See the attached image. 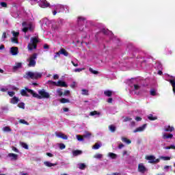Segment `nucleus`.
<instances>
[{
    "mask_svg": "<svg viewBox=\"0 0 175 175\" xmlns=\"http://www.w3.org/2000/svg\"><path fill=\"white\" fill-rule=\"evenodd\" d=\"M129 126L131 128H135V126H136V122H135L133 121L131 122Z\"/></svg>",
    "mask_w": 175,
    "mask_h": 175,
    "instance_id": "obj_48",
    "label": "nucleus"
},
{
    "mask_svg": "<svg viewBox=\"0 0 175 175\" xmlns=\"http://www.w3.org/2000/svg\"><path fill=\"white\" fill-rule=\"evenodd\" d=\"M39 96H40V99H42V98H44L45 99H49L50 98V94L49 92L44 91V89H42L38 92Z\"/></svg>",
    "mask_w": 175,
    "mask_h": 175,
    "instance_id": "obj_7",
    "label": "nucleus"
},
{
    "mask_svg": "<svg viewBox=\"0 0 175 175\" xmlns=\"http://www.w3.org/2000/svg\"><path fill=\"white\" fill-rule=\"evenodd\" d=\"M20 124H24L25 125H29V123L28 122L25 121L24 119H21L19 120Z\"/></svg>",
    "mask_w": 175,
    "mask_h": 175,
    "instance_id": "obj_42",
    "label": "nucleus"
},
{
    "mask_svg": "<svg viewBox=\"0 0 175 175\" xmlns=\"http://www.w3.org/2000/svg\"><path fill=\"white\" fill-rule=\"evenodd\" d=\"M16 93L14 92H8V95L10 96H14V94H15Z\"/></svg>",
    "mask_w": 175,
    "mask_h": 175,
    "instance_id": "obj_57",
    "label": "nucleus"
},
{
    "mask_svg": "<svg viewBox=\"0 0 175 175\" xmlns=\"http://www.w3.org/2000/svg\"><path fill=\"white\" fill-rule=\"evenodd\" d=\"M46 155H47V157H49L50 158H53V157H54V155L50 152H46Z\"/></svg>",
    "mask_w": 175,
    "mask_h": 175,
    "instance_id": "obj_60",
    "label": "nucleus"
},
{
    "mask_svg": "<svg viewBox=\"0 0 175 175\" xmlns=\"http://www.w3.org/2000/svg\"><path fill=\"white\" fill-rule=\"evenodd\" d=\"M3 132H12V129L9 126H5L2 129Z\"/></svg>",
    "mask_w": 175,
    "mask_h": 175,
    "instance_id": "obj_35",
    "label": "nucleus"
},
{
    "mask_svg": "<svg viewBox=\"0 0 175 175\" xmlns=\"http://www.w3.org/2000/svg\"><path fill=\"white\" fill-rule=\"evenodd\" d=\"M121 140H122V142H123V143H126V144H131L132 143L131 139H128V138H126L125 137H122Z\"/></svg>",
    "mask_w": 175,
    "mask_h": 175,
    "instance_id": "obj_26",
    "label": "nucleus"
},
{
    "mask_svg": "<svg viewBox=\"0 0 175 175\" xmlns=\"http://www.w3.org/2000/svg\"><path fill=\"white\" fill-rule=\"evenodd\" d=\"M44 165L47 167H52V166H57L58 163H51L50 161H44Z\"/></svg>",
    "mask_w": 175,
    "mask_h": 175,
    "instance_id": "obj_15",
    "label": "nucleus"
},
{
    "mask_svg": "<svg viewBox=\"0 0 175 175\" xmlns=\"http://www.w3.org/2000/svg\"><path fill=\"white\" fill-rule=\"evenodd\" d=\"M90 116H92V117H95L96 118V117H99L100 116V112L94 111L90 113Z\"/></svg>",
    "mask_w": 175,
    "mask_h": 175,
    "instance_id": "obj_21",
    "label": "nucleus"
},
{
    "mask_svg": "<svg viewBox=\"0 0 175 175\" xmlns=\"http://www.w3.org/2000/svg\"><path fill=\"white\" fill-rule=\"evenodd\" d=\"M77 167L81 170H85V167H87V165H85L84 163H78Z\"/></svg>",
    "mask_w": 175,
    "mask_h": 175,
    "instance_id": "obj_23",
    "label": "nucleus"
},
{
    "mask_svg": "<svg viewBox=\"0 0 175 175\" xmlns=\"http://www.w3.org/2000/svg\"><path fill=\"white\" fill-rule=\"evenodd\" d=\"M20 102V100L18 99V97L14 96L13 98H11L10 103L12 105H16Z\"/></svg>",
    "mask_w": 175,
    "mask_h": 175,
    "instance_id": "obj_19",
    "label": "nucleus"
},
{
    "mask_svg": "<svg viewBox=\"0 0 175 175\" xmlns=\"http://www.w3.org/2000/svg\"><path fill=\"white\" fill-rule=\"evenodd\" d=\"M103 33H104V35H109V30L106 29H103L102 30Z\"/></svg>",
    "mask_w": 175,
    "mask_h": 175,
    "instance_id": "obj_52",
    "label": "nucleus"
},
{
    "mask_svg": "<svg viewBox=\"0 0 175 175\" xmlns=\"http://www.w3.org/2000/svg\"><path fill=\"white\" fill-rule=\"evenodd\" d=\"M0 5L2 8H8V3H6V2H1Z\"/></svg>",
    "mask_w": 175,
    "mask_h": 175,
    "instance_id": "obj_50",
    "label": "nucleus"
},
{
    "mask_svg": "<svg viewBox=\"0 0 175 175\" xmlns=\"http://www.w3.org/2000/svg\"><path fill=\"white\" fill-rule=\"evenodd\" d=\"M40 6L44 9L46 8H49L50 6V3H48L46 0H40Z\"/></svg>",
    "mask_w": 175,
    "mask_h": 175,
    "instance_id": "obj_10",
    "label": "nucleus"
},
{
    "mask_svg": "<svg viewBox=\"0 0 175 175\" xmlns=\"http://www.w3.org/2000/svg\"><path fill=\"white\" fill-rule=\"evenodd\" d=\"M89 71L91 72V73H93V75H98L99 74V72L92 69V68H89Z\"/></svg>",
    "mask_w": 175,
    "mask_h": 175,
    "instance_id": "obj_40",
    "label": "nucleus"
},
{
    "mask_svg": "<svg viewBox=\"0 0 175 175\" xmlns=\"http://www.w3.org/2000/svg\"><path fill=\"white\" fill-rule=\"evenodd\" d=\"M107 103H113V98H108Z\"/></svg>",
    "mask_w": 175,
    "mask_h": 175,
    "instance_id": "obj_61",
    "label": "nucleus"
},
{
    "mask_svg": "<svg viewBox=\"0 0 175 175\" xmlns=\"http://www.w3.org/2000/svg\"><path fill=\"white\" fill-rule=\"evenodd\" d=\"M146 171H147V167L144 166V164L143 163L138 164V172H139V173L144 174V172Z\"/></svg>",
    "mask_w": 175,
    "mask_h": 175,
    "instance_id": "obj_8",
    "label": "nucleus"
},
{
    "mask_svg": "<svg viewBox=\"0 0 175 175\" xmlns=\"http://www.w3.org/2000/svg\"><path fill=\"white\" fill-rule=\"evenodd\" d=\"M150 95H151L152 96H155L157 95V92L155 91L154 89H152V90H150Z\"/></svg>",
    "mask_w": 175,
    "mask_h": 175,
    "instance_id": "obj_44",
    "label": "nucleus"
},
{
    "mask_svg": "<svg viewBox=\"0 0 175 175\" xmlns=\"http://www.w3.org/2000/svg\"><path fill=\"white\" fill-rule=\"evenodd\" d=\"M23 66V63L21 62H18L15 64V66H13V71L16 72V70H18Z\"/></svg>",
    "mask_w": 175,
    "mask_h": 175,
    "instance_id": "obj_14",
    "label": "nucleus"
},
{
    "mask_svg": "<svg viewBox=\"0 0 175 175\" xmlns=\"http://www.w3.org/2000/svg\"><path fill=\"white\" fill-rule=\"evenodd\" d=\"M131 120H132V118H129V117H126V118L124 119V122H127V121H131Z\"/></svg>",
    "mask_w": 175,
    "mask_h": 175,
    "instance_id": "obj_56",
    "label": "nucleus"
},
{
    "mask_svg": "<svg viewBox=\"0 0 175 175\" xmlns=\"http://www.w3.org/2000/svg\"><path fill=\"white\" fill-rule=\"evenodd\" d=\"M146 159L149 161V163H155V157L154 156H147Z\"/></svg>",
    "mask_w": 175,
    "mask_h": 175,
    "instance_id": "obj_17",
    "label": "nucleus"
},
{
    "mask_svg": "<svg viewBox=\"0 0 175 175\" xmlns=\"http://www.w3.org/2000/svg\"><path fill=\"white\" fill-rule=\"evenodd\" d=\"M12 151H14L15 152H18V149L16 147H12Z\"/></svg>",
    "mask_w": 175,
    "mask_h": 175,
    "instance_id": "obj_62",
    "label": "nucleus"
},
{
    "mask_svg": "<svg viewBox=\"0 0 175 175\" xmlns=\"http://www.w3.org/2000/svg\"><path fill=\"white\" fill-rule=\"evenodd\" d=\"M59 51L60 54L64 55L65 57H68V55H69V53H68L64 48L61 49Z\"/></svg>",
    "mask_w": 175,
    "mask_h": 175,
    "instance_id": "obj_27",
    "label": "nucleus"
},
{
    "mask_svg": "<svg viewBox=\"0 0 175 175\" xmlns=\"http://www.w3.org/2000/svg\"><path fill=\"white\" fill-rule=\"evenodd\" d=\"M53 79H54V80H57V79H59V77L58 76V75H53Z\"/></svg>",
    "mask_w": 175,
    "mask_h": 175,
    "instance_id": "obj_63",
    "label": "nucleus"
},
{
    "mask_svg": "<svg viewBox=\"0 0 175 175\" xmlns=\"http://www.w3.org/2000/svg\"><path fill=\"white\" fill-rule=\"evenodd\" d=\"M173 137V134H167L166 133H163V139L166 140L167 139H172Z\"/></svg>",
    "mask_w": 175,
    "mask_h": 175,
    "instance_id": "obj_18",
    "label": "nucleus"
},
{
    "mask_svg": "<svg viewBox=\"0 0 175 175\" xmlns=\"http://www.w3.org/2000/svg\"><path fill=\"white\" fill-rule=\"evenodd\" d=\"M55 135H56L57 137L63 139V140H68V135H66L65 134H64L62 133H55Z\"/></svg>",
    "mask_w": 175,
    "mask_h": 175,
    "instance_id": "obj_11",
    "label": "nucleus"
},
{
    "mask_svg": "<svg viewBox=\"0 0 175 175\" xmlns=\"http://www.w3.org/2000/svg\"><path fill=\"white\" fill-rule=\"evenodd\" d=\"M148 119L150 120V121H155V120H158V117L153 116L152 114H150L148 116Z\"/></svg>",
    "mask_w": 175,
    "mask_h": 175,
    "instance_id": "obj_28",
    "label": "nucleus"
},
{
    "mask_svg": "<svg viewBox=\"0 0 175 175\" xmlns=\"http://www.w3.org/2000/svg\"><path fill=\"white\" fill-rule=\"evenodd\" d=\"M2 38H3V39H6V38H8V37L6 36V33H5V32H3V33Z\"/></svg>",
    "mask_w": 175,
    "mask_h": 175,
    "instance_id": "obj_64",
    "label": "nucleus"
},
{
    "mask_svg": "<svg viewBox=\"0 0 175 175\" xmlns=\"http://www.w3.org/2000/svg\"><path fill=\"white\" fill-rule=\"evenodd\" d=\"M109 130L110 131V132H111L112 133H114V132H116V131H117V127H116V126L114 124H110L109 126Z\"/></svg>",
    "mask_w": 175,
    "mask_h": 175,
    "instance_id": "obj_22",
    "label": "nucleus"
},
{
    "mask_svg": "<svg viewBox=\"0 0 175 175\" xmlns=\"http://www.w3.org/2000/svg\"><path fill=\"white\" fill-rule=\"evenodd\" d=\"M82 154H83V151L81 150H77L72 151L73 157H77V155H81Z\"/></svg>",
    "mask_w": 175,
    "mask_h": 175,
    "instance_id": "obj_25",
    "label": "nucleus"
},
{
    "mask_svg": "<svg viewBox=\"0 0 175 175\" xmlns=\"http://www.w3.org/2000/svg\"><path fill=\"white\" fill-rule=\"evenodd\" d=\"M94 158H95L96 159H102V158H103V154L100 153H97L94 155Z\"/></svg>",
    "mask_w": 175,
    "mask_h": 175,
    "instance_id": "obj_32",
    "label": "nucleus"
},
{
    "mask_svg": "<svg viewBox=\"0 0 175 175\" xmlns=\"http://www.w3.org/2000/svg\"><path fill=\"white\" fill-rule=\"evenodd\" d=\"M160 159H163V161H170V157H160Z\"/></svg>",
    "mask_w": 175,
    "mask_h": 175,
    "instance_id": "obj_43",
    "label": "nucleus"
},
{
    "mask_svg": "<svg viewBox=\"0 0 175 175\" xmlns=\"http://www.w3.org/2000/svg\"><path fill=\"white\" fill-rule=\"evenodd\" d=\"M125 146L123 144H120L118 146L119 150H121V148H124Z\"/></svg>",
    "mask_w": 175,
    "mask_h": 175,
    "instance_id": "obj_59",
    "label": "nucleus"
},
{
    "mask_svg": "<svg viewBox=\"0 0 175 175\" xmlns=\"http://www.w3.org/2000/svg\"><path fill=\"white\" fill-rule=\"evenodd\" d=\"M8 157L11 158L12 161H17V159L18 158V155L14 153H10Z\"/></svg>",
    "mask_w": 175,
    "mask_h": 175,
    "instance_id": "obj_20",
    "label": "nucleus"
},
{
    "mask_svg": "<svg viewBox=\"0 0 175 175\" xmlns=\"http://www.w3.org/2000/svg\"><path fill=\"white\" fill-rule=\"evenodd\" d=\"M134 90H135V91H137V90H140V86H139V85L135 84V85H134Z\"/></svg>",
    "mask_w": 175,
    "mask_h": 175,
    "instance_id": "obj_55",
    "label": "nucleus"
},
{
    "mask_svg": "<svg viewBox=\"0 0 175 175\" xmlns=\"http://www.w3.org/2000/svg\"><path fill=\"white\" fill-rule=\"evenodd\" d=\"M31 94V95H32V96H33V98H40V96H39V94H38L37 93L34 92L33 90H31V89H28V88H25V90L23 89L21 90V95H22V96H27L29 97V94Z\"/></svg>",
    "mask_w": 175,
    "mask_h": 175,
    "instance_id": "obj_1",
    "label": "nucleus"
},
{
    "mask_svg": "<svg viewBox=\"0 0 175 175\" xmlns=\"http://www.w3.org/2000/svg\"><path fill=\"white\" fill-rule=\"evenodd\" d=\"M84 137H91V133L85 132V135H83Z\"/></svg>",
    "mask_w": 175,
    "mask_h": 175,
    "instance_id": "obj_51",
    "label": "nucleus"
},
{
    "mask_svg": "<svg viewBox=\"0 0 175 175\" xmlns=\"http://www.w3.org/2000/svg\"><path fill=\"white\" fill-rule=\"evenodd\" d=\"M146 128H147V124H144L142 126H139V127L137 128L136 129H135L133 131V133H137V132H143L145 131V129Z\"/></svg>",
    "mask_w": 175,
    "mask_h": 175,
    "instance_id": "obj_9",
    "label": "nucleus"
},
{
    "mask_svg": "<svg viewBox=\"0 0 175 175\" xmlns=\"http://www.w3.org/2000/svg\"><path fill=\"white\" fill-rule=\"evenodd\" d=\"M27 76H24V79H28V77L29 79H31L32 80H38V79H40L42 77V73L40 72H32L31 71H29L27 72Z\"/></svg>",
    "mask_w": 175,
    "mask_h": 175,
    "instance_id": "obj_3",
    "label": "nucleus"
},
{
    "mask_svg": "<svg viewBox=\"0 0 175 175\" xmlns=\"http://www.w3.org/2000/svg\"><path fill=\"white\" fill-rule=\"evenodd\" d=\"M63 95L64 96H68V95H70V91L65 90L64 92L63 93Z\"/></svg>",
    "mask_w": 175,
    "mask_h": 175,
    "instance_id": "obj_46",
    "label": "nucleus"
},
{
    "mask_svg": "<svg viewBox=\"0 0 175 175\" xmlns=\"http://www.w3.org/2000/svg\"><path fill=\"white\" fill-rule=\"evenodd\" d=\"M56 92L59 96H62V95H64V92H62V89L61 88H58L56 90Z\"/></svg>",
    "mask_w": 175,
    "mask_h": 175,
    "instance_id": "obj_34",
    "label": "nucleus"
},
{
    "mask_svg": "<svg viewBox=\"0 0 175 175\" xmlns=\"http://www.w3.org/2000/svg\"><path fill=\"white\" fill-rule=\"evenodd\" d=\"M22 25L23 27V32H25V33H27V32H28L29 31H30V32H33V26L32 25V23H29L28 25H27V22H23L22 23Z\"/></svg>",
    "mask_w": 175,
    "mask_h": 175,
    "instance_id": "obj_5",
    "label": "nucleus"
},
{
    "mask_svg": "<svg viewBox=\"0 0 175 175\" xmlns=\"http://www.w3.org/2000/svg\"><path fill=\"white\" fill-rule=\"evenodd\" d=\"M12 35H13L14 38H18V35H20V32H16V31H13Z\"/></svg>",
    "mask_w": 175,
    "mask_h": 175,
    "instance_id": "obj_45",
    "label": "nucleus"
},
{
    "mask_svg": "<svg viewBox=\"0 0 175 175\" xmlns=\"http://www.w3.org/2000/svg\"><path fill=\"white\" fill-rule=\"evenodd\" d=\"M60 55H61L60 51L56 53L54 56V59H56L57 58H58V57H60Z\"/></svg>",
    "mask_w": 175,
    "mask_h": 175,
    "instance_id": "obj_53",
    "label": "nucleus"
},
{
    "mask_svg": "<svg viewBox=\"0 0 175 175\" xmlns=\"http://www.w3.org/2000/svg\"><path fill=\"white\" fill-rule=\"evenodd\" d=\"M56 87H64L65 88H68V85L66 82L62 81H58L57 82Z\"/></svg>",
    "mask_w": 175,
    "mask_h": 175,
    "instance_id": "obj_13",
    "label": "nucleus"
},
{
    "mask_svg": "<svg viewBox=\"0 0 175 175\" xmlns=\"http://www.w3.org/2000/svg\"><path fill=\"white\" fill-rule=\"evenodd\" d=\"M18 107H19V109H25V104L24 103H19L18 104Z\"/></svg>",
    "mask_w": 175,
    "mask_h": 175,
    "instance_id": "obj_39",
    "label": "nucleus"
},
{
    "mask_svg": "<svg viewBox=\"0 0 175 175\" xmlns=\"http://www.w3.org/2000/svg\"><path fill=\"white\" fill-rule=\"evenodd\" d=\"M81 94H82V95H84V96H88V95H90V93H89V92H88V90L82 89V90H81Z\"/></svg>",
    "mask_w": 175,
    "mask_h": 175,
    "instance_id": "obj_31",
    "label": "nucleus"
},
{
    "mask_svg": "<svg viewBox=\"0 0 175 175\" xmlns=\"http://www.w3.org/2000/svg\"><path fill=\"white\" fill-rule=\"evenodd\" d=\"M87 23V19L83 16L78 17V25L79 27V31H83L84 29V24Z\"/></svg>",
    "mask_w": 175,
    "mask_h": 175,
    "instance_id": "obj_6",
    "label": "nucleus"
},
{
    "mask_svg": "<svg viewBox=\"0 0 175 175\" xmlns=\"http://www.w3.org/2000/svg\"><path fill=\"white\" fill-rule=\"evenodd\" d=\"M48 83H49V84H52V85H55L57 87V82L54 81H49Z\"/></svg>",
    "mask_w": 175,
    "mask_h": 175,
    "instance_id": "obj_54",
    "label": "nucleus"
},
{
    "mask_svg": "<svg viewBox=\"0 0 175 175\" xmlns=\"http://www.w3.org/2000/svg\"><path fill=\"white\" fill-rule=\"evenodd\" d=\"M12 55H17L18 54V48L17 46H13L10 49Z\"/></svg>",
    "mask_w": 175,
    "mask_h": 175,
    "instance_id": "obj_12",
    "label": "nucleus"
},
{
    "mask_svg": "<svg viewBox=\"0 0 175 175\" xmlns=\"http://www.w3.org/2000/svg\"><path fill=\"white\" fill-rule=\"evenodd\" d=\"M76 137H77V139L78 140V142H84V138L81 135H77Z\"/></svg>",
    "mask_w": 175,
    "mask_h": 175,
    "instance_id": "obj_37",
    "label": "nucleus"
},
{
    "mask_svg": "<svg viewBox=\"0 0 175 175\" xmlns=\"http://www.w3.org/2000/svg\"><path fill=\"white\" fill-rule=\"evenodd\" d=\"M108 157L111 158V159H117V157H118V155H117L116 153L109 152Z\"/></svg>",
    "mask_w": 175,
    "mask_h": 175,
    "instance_id": "obj_24",
    "label": "nucleus"
},
{
    "mask_svg": "<svg viewBox=\"0 0 175 175\" xmlns=\"http://www.w3.org/2000/svg\"><path fill=\"white\" fill-rule=\"evenodd\" d=\"M38 58V53H33L29 58L27 59L28 66L29 68H33L36 66V59Z\"/></svg>",
    "mask_w": 175,
    "mask_h": 175,
    "instance_id": "obj_4",
    "label": "nucleus"
},
{
    "mask_svg": "<svg viewBox=\"0 0 175 175\" xmlns=\"http://www.w3.org/2000/svg\"><path fill=\"white\" fill-rule=\"evenodd\" d=\"M38 43H39L38 37H32L31 38L30 43H29L27 45L28 50L32 51V50L36 49V47H38Z\"/></svg>",
    "mask_w": 175,
    "mask_h": 175,
    "instance_id": "obj_2",
    "label": "nucleus"
},
{
    "mask_svg": "<svg viewBox=\"0 0 175 175\" xmlns=\"http://www.w3.org/2000/svg\"><path fill=\"white\" fill-rule=\"evenodd\" d=\"M170 83L171 85L172 86L173 92H174V94H175V80L171 79V80H170Z\"/></svg>",
    "mask_w": 175,
    "mask_h": 175,
    "instance_id": "obj_30",
    "label": "nucleus"
},
{
    "mask_svg": "<svg viewBox=\"0 0 175 175\" xmlns=\"http://www.w3.org/2000/svg\"><path fill=\"white\" fill-rule=\"evenodd\" d=\"M59 147L60 150H65L66 146L64 144H59Z\"/></svg>",
    "mask_w": 175,
    "mask_h": 175,
    "instance_id": "obj_47",
    "label": "nucleus"
},
{
    "mask_svg": "<svg viewBox=\"0 0 175 175\" xmlns=\"http://www.w3.org/2000/svg\"><path fill=\"white\" fill-rule=\"evenodd\" d=\"M44 49L45 50H48L49 49H50V46L47 44H44Z\"/></svg>",
    "mask_w": 175,
    "mask_h": 175,
    "instance_id": "obj_58",
    "label": "nucleus"
},
{
    "mask_svg": "<svg viewBox=\"0 0 175 175\" xmlns=\"http://www.w3.org/2000/svg\"><path fill=\"white\" fill-rule=\"evenodd\" d=\"M164 131L165 132H173V131H174V127L171 126L170 125L165 126Z\"/></svg>",
    "mask_w": 175,
    "mask_h": 175,
    "instance_id": "obj_16",
    "label": "nucleus"
},
{
    "mask_svg": "<svg viewBox=\"0 0 175 175\" xmlns=\"http://www.w3.org/2000/svg\"><path fill=\"white\" fill-rule=\"evenodd\" d=\"M84 69H85V68H75V70H74V72H81L82 70H84Z\"/></svg>",
    "mask_w": 175,
    "mask_h": 175,
    "instance_id": "obj_49",
    "label": "nucleus"
},
{
    "mask_svg": "<svg viewBox=\"0 0 175 175\" xmlns=\"http://www.w3.org/2000/svg\"><path fill=\"white\" fill-rule=\"evenodd\" d=\"M104 94L105 95V96H111L113 95V92H111V90H105L104 92Z\"/></svg>",
    "mask_w": 175,
    "mask_h": 175,
    "instance_id": "obj_29",
    "label": "nucleus"
},
{
    "mask_svg": "<svg viewBox=\"0 0 175 175\" xmlns=\"http://www.w3.org/2000/svg\"><path fill=\"white\" fill-rule=\"evenodd\" d=\"M61 103H69L70 102V100H69V99L68 98H62L60 100Z\"/></svg>",
    "mask_w": 175,
    "mask_h": 175,
    "instance_id": "obj_36",
    "label": "nucleus"
},
{
    "mask_svg": "<svg viewBox=\"0 0 175 175\" xmlns=\"http://www.w3.org/2000/svg\"><path fill=\"white\" fill-rule=\"evenodd\" d=\"M100 147H102V144H98L96 143L93 147L92 148L94 150H99V148H100Z\"/></svg>",
    "mask_w": 175,
    "mask_h": 175,
    "instance_id": "obj_33",
    "label": "nucleus"
},
{
    "mask_svg": "<svg viewBox=\"0 0 175 175\" xmlns=\"http://www.w3.org/2000/svg\"><path fill=\"white\" fill-rule=\"evenodd\" d=\"M20 145L21 146V147H23L25 150H28V144H27L24 142H20Z\"/></svg>",
    "mask_w": 175,
    "mask_h": 175,
    "instance_id": "obj_38",
    "label": "nucleus"
},
{
    "mask_svg": "<svg viewBox=\"0 0 175 175\" xmlns=\"http://www.w3.org/2000/svg\"><path fill=\"white\" fill-rule=\"evenodd\" d=\"M11 40L12 43H16V44H18V38H17V37H13L11 38Z\"/></svg>",
    "mask_w": 175,
    "mask_h": 175,
    "instance_id": "obj_41",
    "label": "nucleus"
}]
</instances>
